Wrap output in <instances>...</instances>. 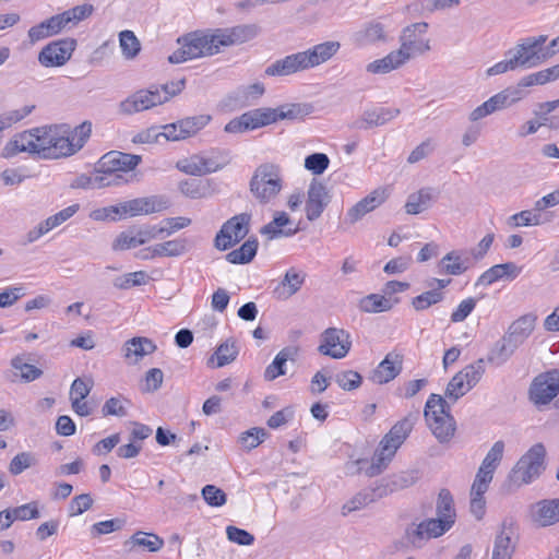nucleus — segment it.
Segmentation results:
<instances>
[{
    "label": "nucleus",
    "instance_id": "1",
    "mask_svg": "<svg viewBox=\"0 0 559 559\" xmlns=\"http://www.w3.org/2000/svg\"><path fill=\"white\" fill-rule=\"evenodd\" d=\"M547 35H539L524 38L512 49L506 52V59L497 62L486 71L487 76H493L514 71L519 68L530 69L543 63L549 53H544V45L547 41Z\"/></svg>",
    "mask_w": 559,
    "mask_h": 559
},
{
    "label": "nucleus",
    "instance_id": "2",
    "mask_svg": "<svg viewBox=\"0 0 559 559\" xmlns=\"http://www.w3.org/2000/svg\"><path fill=\"white\" fill-rule=\"evenodd\" d=\"M55 127L35 128L24 131L9 141L2 151V156L10 158L17 153L27 152L37 154L41 158H50Z\"/></svg>",
    "mask_w": 559,
    "mask_h": 559
},
{
    "label": "nucleus",
    "instance_id": "3",
    "mask_svg": "<svg viewBox=\"0 0 559 559\" xmlns=\"http://www.w3.org/2000/svg\"><path fill=\"white\" fill-rule=\"evenodd\" d=\"M179 48L169 57L168 61L174 64L188 60L213 56L219 51L215 32H193L177 39Z\"/></svg>",
    "mask_w": 559,
    "mask_h": 559
},
{
    "label": "nucleus",
    "instance_id": "4",
    "mask_svg": "<svg viewBox=\"0 0 559 559\" xmlns=\"http://www.w3.org/2000/svg\"><path fill=\"white\" fill-rule=\"evenodd\" d=\"M414 426L411 416L397 421L380 442V449L372 457V463L367 469V475L373 477L379 475L395 455L397 449L403 444Z\"/></svg>",
    "mask_w": 559,
    "mask_h": 559
},
{
    "label": "nucleus",
    "instance_id": "5",
    "mask_svg": "<svg viewBox=\"0 0 559 559\" xmlns=\"http://www.w3.org/2000/svg\"><path fill=\"white\" fill-rule=\"evenodd\" d=\"M546 449L544 444H534L516 462L509 474V481L516 487L532 483L545 469Z\"/></svg>",
    "mask_w": 559,
    "mask_h": 559
},
{
    "label": "nucleus",
    "instance_id": "6",
    "mask_svg": "<svg viewBox=\"0 0 559 559\" xmlns=\"http://www.w3.org/2000/svg\"><path fill=\"white\" fill-rule=\"evenodd\" d=\"M283 188L281 167L275 164L260 165L250 181V190L261 203L272 201Z\"/></svg>",
    "mask_w": 559,
    "mask_h": 559
},
{
    "label": "nucleus",
    "instance_id": "7",
    "mask_svg": "<svg viewBox=\"0 0 559 559\" xmlns=\"http://www.w3.org/2000/svg\"><path fill=\"white\" fill-rule=\"evenodd\" d=\"M484 362L485 360L479 358L455 373L447 385L445 397L456 402L469 392L480 381L485 372Z\"/></svg>",
    "mask_w": 559,
    "mask_h": 559
},
{
    "label": "nucleus",
    "instance_id": "8",
    "mask_svg": "<svg viewBox=\"0 0 559 559\" xmlns=\"http://www.w3.org/2000/svg\"><path fill=\"white\" fill-rule=\"evenodd\" d=\"M250 219V214L241 213L225 222L215 236L214 247L225 251L241 241L249 233Z\"/></svg>",
    "mask_w": 559,
    "mask_h": 559
},
{
    "label": "nucleus",
    "instance_id": "9",
    "mask_svg": "<svg viewBox=\"0 0 559 559\" xmlns=\"http://www.w3.org/2000/svg\"><path fill=\"white\" fill-rule=\"evenodd\" d=\"M428 27V23L418 22L403 29L400 37L401 47L397 50L403 52L406 61L414 56L424 55L431 49L430 40L421 37L427 33Z\"/></svg>",
    "mask_w": 559,
    "mask_h": 559
},
{
    "label": "nucleus",
    "instance_id": "10",
    "mask_svg": "<svg viewBox=\"0 0 559 559\" xmlns=\"http://www.w3.org/2000/svg\"><path fill=\"white\" fill-rule=\"evenodd\" d=\"M165 103L166 97H162L160 90L155 88L153 85L148 88L139 90L120 102L118 110L121 115L130 116Z\"/></svg>",
    "mask_w": 559,
    "mask_h": 559
},
{
    "label": "nucleus",
    "instance_id": "11",
    "mask_svg": "<svg viewBox=\"0 0 559 559\" xmlns=\"http://www.w3.org/2000/svg\"><path fill=\"white\" fill-rule=\"evenodd\" d=\"M76 44V40L70 37L53 40L39 51L38 62L46 68L62 67L71 59Z\"/></svg>",
    "mask_w": 559,
    "mask_h": 559
},
{
    "label": "nucleus",
    "instance_id": "12",
    "mask_svg": "<svg viewBox=\"0 0 559 559\" xmlns=\"http://www.w3.org/2000/svg\"><path fill=\"white\" fill-rule=\"evenodd\" d=\"M350 347L352 341L347 331L329 328L321 334L318 352L334 359H342L349 353Z\"/></svg>",
    "mask_w": 559,
    "mask_h": 559
},
{
    "label": "nucleus",
    "instance_id": "13",
    "mask_svg": "<svg viewBox=\"0 0 559 559\" xmlns=\"http://www.w3.org/2000/svg\"><path fill=\"white\" fill-rule=\"evenodd\" d=\"M559 394V370H550L534 378L530 399L535 405L548 404Z\"/></svg>",
    "mask_w": 559,
    "mask_h": 559
},
{
    "label": "nucleus",
    "instance_id": "14",
    "mask_svg": "<svg viewBox=\"0 0 559 559\" xmlns=\"http://www.w3.org/2000/svg\"><path fill=\"white\" fill-rule=\"evenodd\" d=\"M520 99H522L520 90L501 91L473 109L468 115V120L475 124V122L514 104Z\"/></svg>",
    "mask_w": 559,
    "mask_h": 559
},
{
    "label": "nucleus",
    "instance_id": "15",
    "mask_svg": "<svg viewBox=\"0 0 559 559\" xmlns=\"http://www.w3.org/2000/svg\"><path fill=\"white\" fill-rule=\"evenodd\" d=\"M167 207L168 201L160 195L136 198L120 203V217L148 215Z\"/></svg>",
    "mask_w": 559,
    "mask_h": 559
},
{
    "label": "nucleus",
    "instance_id": "16",
    "mask_svg": "<svg viewBox=\"0 0 559 559\" xmlns=\"http://www.w3.org/2000/svg\"><path fill=\"white\" fill-rule=\"evenodd\" d=\"M451 528L449 521L435 518L420 522L415 528L407 530L406 535L413 546L420 547L421 540L440 537Z\"/></svg>",
    "mask_w": 559,
    "mask_h": 559
},
{
    "label": "nucleus",
    "instance_id": "17",
    "mask_svg": "<svg viewBox=\"0 0 559 559\" xmlns=\"http://www.w3.org/2000/svg\"><path fill=\"white\" fill-rule=\"evenodd\" d=\"M330 203L328 188L321 181L313 179L308 188L305 205L306 216L309 221L318 219Z\"/></svg>",
    "mask_w": 559,
    "mask_h": 559
},
{
    "label": "nucleus",
    "instance_id": "18",
    "mask_svg": "<svg viewBox=\"0 0 559 559\" xmlns=\"http://www.w3.org/2000/svg\"><path fill=\"white\" fill-rule=\"evenodd\" d=\"M530 519L537 527H547L559 522V499H543L530 507Z\"/></svg>",
    "mask_w": 559,
    "mask_h": 559
},
{
    "label": "nucleus",
    "instance_id": "19",
    "mask_svg": "<svg viewBox=\"0 0 559 559\" xmlns=\"http://www.w3.org/2000/svg\"><path fill=\"white\" fill-rule=\"evenodd\" d=\"M218 47L240 45L253 39L259 33L257 24H241L229 28H217L214 31Z\"/></svg>",
    "mask_w": 559,
    "mask_h": 559
},
{
    "label": "nucleus",
    "instance_id": "20",
    "mask_svg": "<svg viewBox=\"0 0 559 559\" xmlns=\"http://www.w3.org/2000/svg\"><path fill=\"white\" fill-rule=\"evenodd\" d=\"M400 115L399 108L390 107H372L364 110L361 116L355 120L350 128L353 129H371L384 126Z\"/></svg>",
    "mask_w": 559,
    "mask_h": 559
},
{
    "label": "nucleus",
    "instance_id": "21",
    "mask_svg": "<svg viewBox=\"0 0 559 559\" xmlns=\"http://www.w3.org/2000/svg\"><path fill=\"white\" fill-rule=\"evenodd\" d=\"M79 210L80 204L74 203L59 211L58 213L47 217L45 221L40 222L36 227H34L27 233V241L34 242L38 240L41 236L59 227L64 222L74 216L79 212Z\"/></svg>",
    "mask_w": 559,
    "mask_h": 559
},
{
    "label": "nucleus",
    "instance_id": "22",
    "mask_svg": "<svg viewBox=\"0 0 559 559\" xmlns=\"http://www.w3.org/2000/svg\"><path fill=\"white\" fill-rule=\"evenodd\" d=\"M306 70H308V67L305 57L302 51H299L275 60L265 68L264 74L267 76H287Z\"/></svg>",
    "mask_w": 559,
    "mask_h": 559
},
{
    "label": "nucleus",
    "instance_id": "23",
    "mask_svg": "<svg viewBox=\"0 0 559 559\" xmlns=\"http://www.w3.org/2000/svg\"><path fill=\"white\" fill-rule=\"evenodd\" d=\"M140 162V155L112 151L99 159V169H105L112 174L127 173L133 170Z\"/></svg>",
    "mask_w": 559,
    "mask_h": 559
},
{
    "label": "nucleus",
    "instance_id": "24",
    "mask_svg": "<svg viewBox=\"0 0 559 559\" xmlns=\"http://www.w3.org/2000/svg\"><path fill=\"white\" fill-rule=\"evenodd\" d=\"M310 112L311 106L308 104H286L277 108H262L265 126L284 119H301Z\"/></svg>",
    "mask_w": 559,
    "mask_h": 559
},
{
    "label": "nucleus",
    "instance_id": "25",
    "mask_svg": "<svg viewBox=\"0 0 559 559\" xmlns=\"http://www.w3.org/2000/svg\"><path fill=\"white\" fill-rule=\"evenodd\" d=\"M402 356L389 353L369 376V380L377 384H385L395 379L402 371Z\"/></svg>",
    "mask_w": 559,
    "mask_h": 559
},
{
    "label": "nucleus",
    "instance_id": "26",
    "mask_svg": "<svg viewBox=\"0 0 559 559\" xmlns=\"http://www.w3.org/2000/svg\"><path fill=\"white\" fill-rule=\"evenodd\" d=\"M306 276L305 272L290 267L273 289L274 297L278 300L289 299L301 289L305 284Z\"/></svg>",
    "mask_w": 559,
    "mask_h": 559
},
{
    "label": "nucleus",
    "instance_id": "27",
    "mask_svg": "<svg viewBox=\"0 0 559 559\" xmlns=\"http://www.w3.org/2000/svg\"><path fill=\"white\" fill-rule=\"evenodd\" d=\"M388 198L385 189L379 188L373 190L366 198L356 203L347 212V219L350 224H355L361 219L367 213L373 211L381 205Z\"/></svg>",
    "mask_w": 559,
    "mask_h": 559
},
{
    "label": "nucleus",
    "instance_id": "28",
    "mask_svg": "<svg viewBox=\"0 0 559 559\" xmlns=\"http://www.w3.org/2000/svg\"><path fill=\"white\" fill-rule=\"evenodd\" d=\"M265 127L262 108L249 110L239 117L231 119L224 131L231 134L243 133L250 130Z\"/></svg>",
    "mask_w": 559,
    "mask_h": 559
},
{
    "label": "nucleus",
    "instance_id": "29",
    "mask_svg": "<svg viewBox=\"0 0 559 559\" xmlns=\"http://www.w3.org/2000/svg\"><path fill=\"white\" fill-rule=\"evenodd\" d=\"M64 28V25L59 14H55L40 23L32 26L27 31L28 41L34 45L46 38L60 34Z\"/></svg>",
    "mask_w": 559,
    "mask_h": 559
},
{
    "label": "nucleus",
    "instance_id": "30",
    "mask_svg": "<svg viewBox=\"0 0 559 559\" xmlns=\"http://www.w3.org/2000/svg\"><path fill=\"white\" fill-rule=\"evenodd\" d=\"M340 48L341 44L338 41L329 40L304 50L302 55L308 70L329 61L340 50Z\"/></svg>",
    "mask_w": 559,
    "mask_h": 559
},
{
    "label": "nucleus",
    "instance_id": "31",
    "mask_svg": "<svg viewBox=\"0 0 559 559\" xmlns=\"http://www.w3.org/2000/svg\"><path fill=\"white\" fill-rule=\"evenodd\" d=\"M521 270L522 269L513 262L496 264L478 277L476 286H489L503 278L514 280L521 273Z\"/></svg>",
    "mask_w": 559,
    "mask_h": 559
},
{
    "label": "nucleus",
    "instance_id": "32",
    "mask_svg": "<svg viewBox=\"0 0 559 559\" xmlns=\"http://www.w3.org/2000/svg\"><path fill=\"white\" fill-rule=\"evenodd\" d=\"M536 319L533 313L520 317L511 323L504 335L520 347L534 331Z\"/></svg>",
    "mask_w": 559,
    "mask_h": 559
},
{
    "label": "nucleus",
    "instance_id": "33",
    "mask_svg": "<svg viewBox=\"0 0 559 559\" xmlns=\"http://www.w3.org/2000/svg\"><path fill=\"white\" fill-rule=\"evenodd\" d=\"M260 233L272 240L293 236L297 233V228L292 227V221L287 213L276 212L273 221L264 225Z\"/></svg>",
    "mask_w": 559,
    "mask_h": 559
},
{
    "label": "nucleus",
    "instance_id": "34",
    "mask_svg": "<svg viewBox=\"0 0 559 559\" xmlns=\"http://www.w3.org/2000/svg\"><path fill=\"white\" fill-rule=\"evenodd\" d=\"M156 348L157 347L153 341L147 337H133L124 343L123 357L135 364L143 359V357L153 354Z\"/></svg>",
    "mask_w": 559,
    "mask_h": 559
},
{
    "label": "nucleus",
    "instance_id": "35",
    "mask_svg": "<svg viewBox=\"0 0 559 559\" xmlns=\"http://www.w3.org/2000/svg\"><path fill=\"white\" fill-rule=\"evenodd\" d=\"M407 61L402 51L393 50L385 57L377 59L367 64L366 71L371 74H385L399 69Z\"/></svg>",
    "mask_w": 559,
    "mask_h": 559
},
{
    "label": "nucleus",
    "instance_id": "36",
    "mask_svg": "<svg viewBox=\"0 0 559 559\" xmlns=\"http://www.w3.org/2000/svg\"><path fill=\"white\" fill-rule=\"evenodd\" d=\"M519 347L503 335L490 348L487 355V361L496 367L504 365Z\"/></svg>",
    "mask_w": 559,
    "mask_h": 559
},
{
    "label": "nucleus",
    "instance_id": "37",
    "mask_svg": "<svg viewBox=\"0 0 559 559\" xmlns=\"http://www.w3.org/2000/svg\"><path fill=\"white\" fill-rule=\"evenodd\" d=\"M427 425L440 443L449 442L456 430L455 420L452 415H443L435 418V420L429 419Z\"/></svg>",
    "mask_w": 559,
    "mask_h": 559
},
{
    "label": "nucleus",
    "instance_id": "38",
    "mask_svg": "<svg viewBox=\"0 0 559 559\" xmlns=\"http://www.w3.org/2000/svg\"><path fill=\"white\" fill-rule=\"evenodd\" d=\"M436 193L432 188H423L419 191L408 195L405 203L407 214H419L426 211L435 200Z\"/></svg>",
    "mask_w": 559,
    "mask_h": 559
},
{
    "label": "nucleus",
    "instance_id": "39",
    "mask_svg": "<svg viewBox=\"0 0 559 559\" xmlns=\"http://www.w3.org/2000/svg\"><path fill=\"white\" fill-rule=\"evenodd\" d=\"M354 40L359 46H367L378 41H385L384 27L379 22H370L354 34Z\"/></svg>",
    "mask_w": 559,
    "mask_h": 559
},
{
    "label": "nucleus",
    "instance_id": "40",
    "mask_svg": "<svg viewBox=\"0 0 559 559\" xmlns=\"http://www.w3.org/2000/svg\"><path fill=\"white\" fill-rule=\"evenodd\" d=\"M191 248V242L186 237L167 240L155 245V252L159 258H177L186 254Z\"/></svg>",
    "mask_w": 559,
    "mask_h": 559
},
{
    "label": "nucleus",
    "instance_id": "41",
    "mask_svg": "<svg viewBox=\"0 0 559 559\" xmlns=\"http://www.w3.org/2000/svg\"><path fill=\"white\" fill-rule=\"evenodd\" d=\"M437 518L442 521H449V525L452 527L456 520V512L454 507L453 496L449 489H441L438 495L436 502Z\"/></svg>",
    "mask_w": 559,
    "mask_h": 559
},
{
    "label": "nucleus",
    "instance_id": "42",
    "mask_svg": "<svg viewBox=\"0 0 559 559\" xmlns=\"http://www.w3.org/2000/svg\"><path fill=\"white\" fill-rule=\"evenodd\" d=\"M258 240L249 238L240 248L235 249L226 254V260L231 264H247L252 261L257 254Z\"/></svg>",
    "mask_w": 559,
    "mask_h": 559
},
{
    "label": "nucleus",
    "instance_id": "43",
    "mask_svg": "<svg viewBox=\"0 0 559 559\" xmlns=\"http://www.w3.org/2000/svg\"><path fill=\"white\" fill-rule=\"evenodd\" d=\"M467 260H463L459 251H450L440 261V273L448 275H461L465 273L469 265Z\"/></svg>",
    "mask_w": 559,
    "mask_h": 559
},
{
    "label": "nucleus",
    "instance_id": "44",
    "mask_svg": "<svg viewBox=\"0 0 559 559\" xmlns=\"http://www.w3.org/2000/svg\"><path fill=\"white\" fill-rule=\"evenodd\" d=\"M67 133V126L55 127V136L51 148V154H53V156L50 158L67 157L75 154Z\"/></svg>",
    "mask_w": 559,
    "mask_h": 559
},
{
    "label": "nucleus",
    "instance_id": "45",
    "mask_svg": "<svg viewBox=\"0 0 559 559\" xmlns=\"http://www.w3.org/2000/svg\"><path fill=\"white\" fill-rule=\"evenodd\" d=\"M93 12L94 7L90 3H84L73 7L58 14L60 15L64 28H71L76 26L80 22L90 17Z\"/></svg>",
    "mask_w": 559,
    "mask_h": 559
},
{
    "label": "nucleus",
    "instance_id": "46",
    "mask_svg": "<svg viewBox=\"0 0 559 559\" xmlns=\"http://www.w3.org/2000/svg\"><path fill=\"white\" fill-rule=\"evenodd\" d=\"M239 354V346L234 338H228L215 350L211 360L216 358V367L221 368L233 362Z\"/></svg>",
    "mask_w": 559,
    "mask_h": 559
},
{
    "label": "nucleus",
    "instance_id": "47",
    "mask_svg": "<svg viewBox=\"0 0 559 559\" xmlns=\"http://www.w3.org/2000/svg\"><path fill=\"white\" fill-rule=\"evenodd\" d=\"M504 452V442L502 440H498L493 443L490 450L487 452L485 459L483 460L478 471L484 472L488 475L493 476L496 468L503 457Z\"/></svg>",
    "mask_w": 559,
    "mask_h": 559
},
{
    "label": "nucleus",
    "instance_id": "48",
    "mask_svg": "<svg viewBox=\"0 0 559 559\" xmlns=\"http://www.w3.org/2000/svg\"><path fill=\"white\" fill-rule=\"evenodd\" d=\"M443 415H451L450 405L441 395L431 394L425 405L424 416L426 421L429 423V419L435 420V418Z\"/></svg>",
    "mask_w": 559,
    "mask_h": 559
},
{
    "label": "nucleus",
    "instance_id": "49",
    "mask_svg": "<svg viewBox=\"0 0 559 559\" xmlns=\"http://www.w3.org/2000/svg\"><path fill=\"white\" fill-rule=\"evenodd\" d=\"M393 307L390 299L378 294H370L359 301V308L364 312L378 313L389 311Z\"/></svg>",
    "mask_w": 559,
    "mask_h": 559
},
{
    "label": "nucleus",
    "instance_id": "50",
    "mask_svg": "<svg viewBox=\"0 0 559 559\" xmlns=\"http://www.w3.org/2000/svg\"><path fill=\"white\" fill-rule=\"evenodd\" d=\"M211 119L212 117L210 115H199L179 120L178 127L181 131L182 138L187 139L194 135L202 130Z\"/></svg>",
    "mask_w": 559,
    "mask_h": 559
},
{
    "label": "nucleus",
    "instance_id": "51",
    "mask_svg": "<svg viewBox=\"0 0 559 559\" xmlns=\"http://www.w3.org/2000/svg\"><path fill=\"white\" fill-rule=\"evenodd\" d=\"M515 546L511 542V536L504 528L496 536L491 559H511Z\"/></svg>",
    "mask_w": 559,
    "mask_h": 559
},
{
    "label": "nucleus",
    "instance_id": "52",
    "mask_svg": "<svg viewBox=\"0 0 559 559\" xmlns=\"http://www.w3.org/2000/svg\"><path fill=\"white\" fill-rule=\"evenodd\" d=\"M130 543L133 546L142 547L151 552L158 551L163 545L164 540L155 534L136 532L130 538Z\"/></svg>",
    "mask_w": 559,
    "mask_h": 559
},
{
    "label": "nucleus",
    "instance_id": "53",
    "mask_svg": "<svg viewBox=\"0 0 559 559\" xmlns=\"http://www.w3.org/2000/svg\"><path fill=\"white\" fill-rule=\"evenodd\" d=\"M444 299V293L439 289H430L412 299V306L416 311H424L431 306L441 302Z\"/></svg>",
    "mask_w": 559,
    "mask_h": 559
},
{
    "label": "nucleus",
    "instance_id": "54",
    "mask_svg": "<svg viewBox=\"0 0 559 559\" xmlns=\"http://www.w3.org/2000/svg\"><path fill=\"white\" fill-rule=\"evenodd\" d=\"M119 43L126 59L135 58L141 50V44L132 31H122L119 34Z\"/></svg>",
    "mask_w": 559,
    "mask_h": 559
},
{
    "label": "nucleus",
    "instance_id": "55",
    "mask_svg": "<svg viewBox=\"0 0 559 559\" xmlns=\"http://www.w3.org/2000/svg\"><path fill=\"white\" fill-rule=\"evenodd\" d=\"M92 133V123L88 121H84L80 126L75 127L73 130L68 128V139L74 148V152H79L88 140Z\"/></svg>",
    "mask_w": 559,
    "mask_h": 559
},
{
    "label": "nucleus",
    "instance_id": "56",
    "mask_svg": "<svg viewBox=\"0 0 559 559\" xmlns=\"http://www.w3.org/2000/svg\"><path fill=\"white\" fill-rule=\"evenodd\" d=\"M121 182L122 176L120 174H112L105 169H99V166L97 167L96 173L92 175V180H90L92 189L119 186Z\"/></svg>",
    "mask_w": 559,
    "mask_h": 559
},
{
    "label": "nucleus",
    "instance_id": "57",
    "mask_svg": "<svg viewBox=\"0 0 559 559\" xmlns=\"http://www.w3.org/2000/svg\"><path fill=\"white\" fill-rule=\"evenodd\" d=\"M37 464L36 455L32 452L17 453L9 464V472L16 476L22 474L25 469Z\"/></svg>",
    "mask_w": 559,
    "mask_h": 559
},
{
    "label": "nucleus",
    "instance_id": "58",
    "mask_svg": "<svg viewBox=\"0 0 559 559\" xmlns=\"http://www.w3.org/2000/svg\"><path fill=\"white\" fill-rule=\"evenodd\" d=\"M11 366L15 370L20 371L21 379L25 382L34 381L43 374V371L39 368L25 362L22 356L12 358Z\"/></svg>",
    "mask_w": 559,
    "mask_h": 559
},
{
    "label": "nucleus",
    "instance_id": "59",
    "mask_svg": "<svg viewBox=\"0 0 559 559\" xmlns=\"http://www.w3.org/2000/svg\"><path fill=\"white\" fill-rule=\"evenodd\" d=\"M147 274L144 271H136L123 274L114 280V286L119 289H129L133 286L146 284Z\"/></svg>",
    "mask_w": 559,
    "mask_h": 559
},
{
    "label": "nucleus",
    "instance_id": "60",
    "mask_svg": "<svg viewBox=\"0 0 559 559\" xmlns=\"http://www.w3.org/2000/svg\"><path fill=\"white\" fill-rule=\"evenodd\" d=\"M129 401L121 395L114 396L108 399L103 407H102V414L104 417L106 416H118V417H124L127 416V406Z\"/></svg>",
    "mask_w": 559,
    "mask_h": 559
},
{
    "label": "nucleus",
    "instance_id": "61",
    "mask_svg": "<svg viewBox=\"0 0 559 559\" xmlns=\"http://www.w3.org/2000/svg\"><path fill=\"white\" fill-rule=\"evenodd\" d=\"M374 501L372 491H360L348 500L342 508V514L347 515L350 512L358 511Z\"/></svg>",
    "mask_w": 559,
    "mask_h": 559
},
{
    "label": "nucleus",
    "instance_id": "62",
    "mask_svg": "<svg viewBox=\"0 0 559 559\" xmlns=\"http://www.w3.org/2000/svg\"><path fill=\"white\" fill-rule=\"evenodd\" d=\"M539 224L540 214L534 213L530 210L521 211L508 218V225L510 227L537 226Z\"/></svg>",
    "mask_w": 559,
    "mask_h": 559
},
{
    "label": "nucleus",
    "instance_id": "63",
    "mask_svg": "<svg viewBox=\"0 0 559 559\" xmlns=\"http://www.w3.org/2000/svg\"><path fill=\"white\" fill-rule=\"evenodd\" d=\"M330 159L324 153H313L305 158V168L313 175H322L329 167Z\"/></svg>",
    "mask_w": 559,
    "mask_h": 559
},
{
    "label": "nucleus",
    "instance_id": "64",
    "mask_svg": "<svg viewBox=\"0 0 559 559\" xmlns=\"http://www.w3.org/2000/svg\"><path fill=\"white\" fill-rule=\"evenodd\" d=\"M335 382L345 391H352L360 386L362 377L354 370L341 371L335 376Z\"/></svg>",
    "mask_w": 559,
    "mask_h": 559
}]
</instances>
